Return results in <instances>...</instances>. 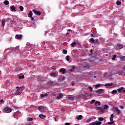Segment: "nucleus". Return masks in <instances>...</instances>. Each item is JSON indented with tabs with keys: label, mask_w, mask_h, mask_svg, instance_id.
I'll return each instance as SVG.
<instances>
[{
	"label": "nucleus",
	"mask_w": 125,
	"mask_h": 125,
	"mask_svg": "<svg viewBox=\"0 0 125 125\" xmlns=\"http://www.w3.org/2000/svg\"><path fill=\"white\" fill-rule=\"evenodd\" d=\"M16 88H19V89L21 90V92H23V90H24V89H25V86L23 85V86H21V87L17 86Z\"/></svg>",
	"instance_id": "nucleus-9"
},
{
	"label": "nucleus",
	"mask_w": 125,
	"mask_h": 125,
	"mask_svg": "<svg viewBox=\"0 0 125 125\" xmlns=\"http://www.w3.org/2000/svg\"><path fill=\"white\" fill-rule=\"evenodd\" d=\"M16 39L17 40H21L22 39V35H16L15 36Z\"/></svg>",
	"instance_id": "nucleus-10"
},
{
	"label": "nucleus",
	"mask_w": 125,
	"mask_h": 125,
	"mask_svg": "<svg viewBox=\"0 0 125 125\" xmlns=\"http://www.w3.org/2000/svg\"><path fill=\"white\" fill-rule=\"evenodd\" d=\"M14 118L15 119H18V116H17V115H15L14 116Z\"/></svg>",
	"instance_id": "nucleus-45"
},
{
	"label": "nucleus",
	"mask_w": 125,
	"mask_h": 125,
	"mask_svg": "<svg viewBox=\"0 0 125 125\" xmlns=\"http://www.w3.org/2000/svg\"><path fill=\"white\" fill-rule=\"evenodd\" d=\"M69 34H70L69 32H67L66 34V36H68V35H69Z\"/></svg>",
	"instance_id": "nucleus-52"
},
{
	"label": "nucleus",
	"mask_w": 125,
	"mask_h": 125,
	"mask_svg": "<svg viewBox=\"0 0 125 125\" xmlns=\"http://www.w3.org/2000/svg\"><path fill=\"white\" fill-rule=\"evenodd\" d=\"M19 79H24V75L22 76H19Z\"/></svg>",
	"instance_id": "nucleus-41"
},
{
	"label": "nucleus",
	"mask_w": 125,
	"mask_h": 125,
	"mask_svg": "<svg viewBox=\"0 0 125 125\" xmlns=\"http://www.w3.org/2000/svg\"><path fill=\"white\" fill-rule=\"evenodd\" d=\"M12 11H16V8L14 7V6H12L11 7Z\"/></svg>",
	"instance_id": "nucleus-22"
},
{
	"label": "nucleus",
	"mask_w": 125,
	"mask_h": 125,
	"mask_svg": "<svg viewBox=\"0 0 125 125\" xmlns=\"http://www.w3.org/2000/svg\"><path fill=\"white\" fill-rule=\"evenodd\" d=\"M94 102H95V100H92L91 101L90 103H91V104H93V103H94Z\"/></svg>",
	"instance_id": "nucleus-44"
},
{
	"label": "nucleus",
	"mask_w": 125,
	"mask_h": 125,
	"mask_svg": "<svg viewBox=\"0 0 125 125\" xmlns=\"http://www.w3.org/2000/svg\"><path fill=\"white\" fill-rule=\"evenodd\" d=\"M62 53H63V54H66L67 53V50H66V49H63V50H62Z\"/></svg>",
	"instance_id": "nucleus-36"
},
{
	"label": "nucleus",
	"mask_w": 125,
	"mask_h": 125,
	"mask_svg": "<svg viewBox=\"0 0 125 125\" xmlns=\"http://www.w3.org/2000/svg\"><path fill=\"white\" fill-rule=\"evenodd\" d=\"M65 79H66V77H65V76H63V77H62V80H63V81H64V80H65Z\"/></svg>",
	"instance_id": "nucleus-50"
},
{
	"label": "nucleus",
	"mask_w": 125,
	"mask_h": 125,
	"mask_svg": "<svg viewBox=\"0 0 125 125\" xmlns=\"http://www.w3.org/2000/svg\"><path fill=\"white\" fill-rule=\"evenodd\" d=\"M28 17H30V18L32 17V16H33V12L30 11L29 12V14L28 15Z\"/></svg>",
	"instance_id": "nucleus-17"
},
{
	"label": "nucleus",
	"mask_w": 125,
	"mask_h": 125,
	"mask_svg": "<svg viewBox=\"0 0 125 125\" xmlns=\"http://www.w3.org/2000/svg\"><path fill=\"white\" fill-rule=\"evenodd\" d=\"M108 108H109V105H108L107 104H104V109L107 110V109H108Z\"/></svg>",
	"instance_id": "nucleus-21"
},
{
	"label": "nucleus",
	"mask_w": 125,
	"mask_h": 125,
	"mask_svg": "<svg viewBox=\"0 0 125 125\" xmlns=\"http://www.w3.org/2000/svg\"><path fill=\"white\" fill-rule=\"evenodd\" d=\"M4 3L5 5H8V4H9V1H8V0H5L4 1Z\"/></svg>",
	"instance_id": "nucleus-25"
},
{
	"label": "nucleus",
	"mask_w": 125,
	"mask_h": 125,
	"mask_svg": "<svg viewBox=\"0 0 125 125\" xmlns=\"http://www.w3.org/2000/svg\"><path fill=\"white\" fill-rule=\"evenodd\" d=\"M90 52L91 53H92V49H91V50H90Z\"/></svg>",
	"instance_id": "nucleus-53"
},
{
	"label": "nucleus",
	"mask_w": 125,
	"mask_h": 125,
	"mask_svg": "<svg viewBox=\"0 0 125 125\" xmlns=\"http://www.w3.org/2000/svg\"><path fill=\"white\" fill-rule=\"evenodd\" d=\"M76 44H77V42H72V43L71 44V46L72 47H74V46H75Z\"/></svg>",
	"instance_id": "nucleus-28"
},
{
	"label": "nucleus",
	"mask_w": 125,
	"mask_h": 125,
	"mask_svg": "<svg viewBox=\"0 0 125 125\" xmlns=\"http://www.w3.org/2000/svg\"><path fill=\"white\" fill-rule=\"evenodd\" d=\"M117 58V55H114L113 56V57L112 58V60H115Z\"/></svg>",
	"instance_id": "nucleus-33"
},
{
	"label": "nucleus",
	"mask_w": 125,
	"mask_h": 125,
	"mask_svg": "<svg viewBox=\"0 0 125 125\" xmlns=\"http://www.w3.org/2000/svg\"><path fill=\"white\" fill-rule=\"evenodd\" d=\"M62 97H63V94H62L61 93V94H60L58 95V96L57 97V99L58 100H59V99H60V98H62Z\"/></svg>",
	"instance_id": "nucleus-13"
},
{
	"label": "nucleus",
	"mask_w": 125,
	"mask_h": 125,
	"mask_svg": "<svg viewBox=\"0 0 125 125\" xmlns=\"http://www.w3.org/2000/svg\"><path fill=\"white\" fill-rule=\"evenodd\" d=\"M54 120H55V122H57V120L56 119V118H54Z\"/></svg>",
	"instance_id": "nucleus-55"
},
{
	"label": "nucleus",
	"mask_w": 125,
	"mask_h": 125,
	"mask_svg": "<svg viewBox=\"0 0 125 125\" xmlns=\"http://www.w3.org/2000/svg\"><path fill=\"white\" fill-rule=\"evenodd\" d=\"M39 118H40L41 119H45V118H46V116L42 114H40L39 115Z\"/></svg>",
	"instance_id": "nucleus-15"
},
{
	"label": "nucleus",
	"mask_w": 125,
	"mask_h": 125,
	"mask_svg": "<svg viewBox=\"0 0 125 125\" xmlns=\"http://www.w3.org/2000/svg\"><path fill=\"white\" fill-rule=\"evenodd\" d=\"M114 84L113 83H107L105 84L104 86H112V85H113Z\"/></svg>",
	"instance_id": "nucleus-14"
},
{
	"label": "nucleus",
	"mask_w": 125,
	"mask_h": 125,
	"mask_svg": "<svg viewBox=\"0 0 125 125\" xmlns=\"http://www.w3.org/2000/svg\"><path fill=\"white\" fill-rule=\"evenodd\" d=\"M5 25V19H3L2 20V26L3 27H4Z\"/></svg>",
	"instance_id": "nucleus-16"
},
{
	"label": "nucleus",
	"mask_w": 125,
	"mask_h": 125,
	"mask_svg": "<svg viewBox=\"0 0 125 125\" xmlns=\"http://www.w3.org/2000/svg\"><path fill=\"white\" fill-rule=\"evenodd\" d=\"M75 66H73L72 68L70 70V72H74L75 71Z\"/></svg>",
	"instance_id": "nucleus-37"
},
{
	"label": "nucleus",
	"mask_w": 125,
	"mask_h": 125,
	"mask_svg": "<svg viewBox=\"0 0 125 125\" xmlns=\"http://www.w3.org/2000/svg\"><path fill=\"white\" fill-rule=\"evenodd\" d=\"M91 119H88V122H91Z\"/></svg>",
	"instance_id": "nucleus-58"
},
{
	"label": "nucleus",
	"mask_w": 125,
	"mask_h": 125,
	"mask_svg": "<svg viewBox=\"0 0 125 125\" xmlns=\"http://www.w3.org/2000/svg\"><path fill=\"white\" fill-rule=\"evenodd\" d=\"M123 69L125 71V65L123 67Z\"/></svg>",
	"instance_id": "nucleus-57"
},
{
	"label": "nucleus",
	"mask_w": 125,
	"mask_h": 125,
	"mask_svg": "<svg viewBox=\"0 0 125 125\" xmlns=\"http://www.w3.org/2000/svg\"><path fill=\"white\" fill-rule=\"evenodd\" d=\"M20 9L21 11H23V10H24V8L23 7V6H20Z\"/></svg>",
	"instance_id": "nucleus-38"
},
{
	"label": "nucleus",
	"mask_w": 125,
	"mask_h": 125,
	"mask_svg": "<svg viewBox=\"0 0 125 125\" xmlns=\"http://www.w3.org/2000/svg\"><path fill=\"white\" fill-rule=\"evenodd\" d=\"M67 99H68L69 100H75V99H76V96H68L67 97Z\"/></svg>",
	"instance_id": "nucleus-8"
},
{
	"label": "nucleus",
	"mask_w": 125,
	"mask_h": 125,
	"mask_svg": "<svg viewBox=\"0 0 125 125\" xmlns=\"http://www.w3.org/2000/svg\"><path fill=\"white\" fill-rule=\"evenodd\" d=\"M41 98H43V97H45L48 96V94H47V93H45L44 94H42L41 95Z\"/></svg>",
	"instance_id": "nucleus-19"
},
{
	"label": "nucleus",
	"mask_w": 125,
	"mask_h": 125,
	"mask_svg": "<svg viewBox=\"0 0 125 125\" xmlns=\"http://www.w3.org/2000/svg\"><path fill=\"white\" fill-rule=\"evenodd\" d=\"M104 77H108V73H105L104 75Z\"/></svg>",
	"instance_id": "nucleus-46"
},
{
	"label": "nucleus",
	"mask_w": 125,
	"mask_h": 125,
	"mask_svg": "<svg viewBox=\"0 0 125 125\" xmlns=\"http://www.w3.org/2000/svg\"><path fill=\"white\" fill-rule=\"evenodd\" d=\"M118 48L119 49H122V48H124V46L123 44H118Z\"/></svg>",
	"instance_id": "nucleus-23"
},
{
	"label": "nucleus",
	"mask_w": 125,
	"mask_h": 125,
	"mask_svg": "<svg viewBox=\"0 0 125 125\" xmlns=\"http://www.w3.org/2000/svg\"><path fill=\"white\" fill-rule=\"evenodd\" d=\"M121 108H122V109H124V106L122 105V106H121Z\"/></svg>",
	"instance_id": "nucleus-56"
},
{
	"label": "nucleus",
	"mask_w": 125,
	"mask_h": 125,
	"mask_svg": "<svg viewBox=\"0 0 125 125\" xmlns=\"http://www.w3.org/2000/svg\"><path fill=\"white\" fill-rule=\"evenodd\" d=\"M94 78H96V76H94Z\"/></svg>",
	"instance_id": "nucleus-63"
},
{
	"label": "nucleus",
	"mask_w": 125,
	"mask_h": 125,
	"mask_svg": "<svg viewBox=\"0 0 125 125\" xmlns=\"http://www.w3.org/2000/svg\"><path fill=\"white\" fill-rule=\"evenodd\" d=\"M91 37H94L93 34H92V35H91Z\"/></svg>",
	"instance_id": "nucleus-59"
},
{
	"label": "nucleus",
	"mask_w": 125,
	"mask_h": 125,
	"mask_svg": "<svg viewBox=\"0 0 125 125\" xmlns=\"http://www.w3.org/2000/svg\"><path fill=\"white\" fill-rule=\"evenodd\" d=\"M95 43H100V41L98 39H96L95 40Z\"/></svg>",
	"instance_id": "nucleus-31"
},
{
	"label": "nucleus",
	"mask_w": 125,
	"mask_h": 125,
	"mask_svg": "<svg viewBox=\"0 0 125 125\" xmlns=\"http://www.w3.org/2000/svg\"><path fill=\"white\" fill-rule=\"evenodd\" d=\"M4 110L7 114H8V113H10V112H12V109H11V108H7L6 107L4 108Z\"/></svg>",
	"instance_id": "nucleus-7"
},
{
	"label": "nucleus",
	"mask_w": 125,
	"mask_h": 125,
	"mask_svg": "<svg viewBox=\"0 0 125 125\" xmlns=\"http://www.w3.org/2000/svg\"><path fill=\"white\" fill-rule=\"evenodd\" d=\"M3 102V100H1L0 101V103H1V104H2V103Z\"/></svg>",
	"instance_id": "nucleus-48"
},
{
	"label": "nucleus",
	"mask_w": 125,
	"mask_h": 125,
	"mask_svg": "<svg viewBox=\"0 0 125 125\" xmlns=\"http://www.w3.org/2000/svg\"><path fill=\"white\" fill-rule=\"evenodd\" d=\"M123 92H125V90H124L123 91Z\"/></svg>",
	"instance_id": "nucleus-62"
},
{
	"label": "nucleus",
	"mask_w": 125,
	"mask_h": 125,
	"mask_svg": "<svg viewBox=\"0 0 125 125\" xmlns=\"http://www.w3.org/2000/svg\"><path fill=\"white\" fill-rule=\"evenodd\" d=\"M32 11L33 13L36 15H41V14H42V12H41V11H37L35 9L32 10Z\"/></svg>",
	"instance_id": "nucleus-4"
},
{
	"label": "nucleus",
	"mask_w": 125,
	"mask_h": 125,
	"mask_svg": "<svg viewBox=\"0 0 125 125\" xmlns=\"http://www.w3.org/2000/svg\"><path fill=\"white\" fill-rule=\"evenodd\" d=\"M52 70H56V68H55V66H52Z\"/></svg>",
	"instance_id": "nucleus-47"
},
{
	"label": "nucleus",
	"mask_w": 125,
	"mask_h": 125,
	"mask_svg": "<svg viewBox=\"0 0 125 125\" xmlns=\"http://www.w3.org/2000/svg\"><path fill=\"white\" fill-rule=\"evenodd\" d=\"M0 74H1V71H0Z\"/></svg>",
	"instance_id": "nucleus-61"
},
{
	"label": "nucleus",
	"mask_w": 125,
	"mask_h": 125,
	"mask_svg": "<svg viewBox=\"0 0 125 125\" xmlns=\"http://www.w3.org/2000/svg\"><path fill=\"white\" fill-rule=\"evenodd\" d=\"M22 91H21L19 88L17 90L16 93H15V95H20L22 93Z\"/></svg>",
	"instance_id": "nucleus-5"
},
{
	"label": "nucleus",
	"mask_w": 125,
	"mask_h": 125,
	"mask_svg": "<svg viewBox=\"0 0 125 125\" xmlns=\"http://www.w3.org/2000/svg\"><path fill=\"white\" fill-rule=\"evenodd\" d=\"M32 121H33V118H28L29 122H32Z\"/></svg>",
	"instance_id": "nucleus-43"
},
{
	"label": "nucleus",
	"mask_w": 125,
	"mask_h": 125,
	"mask_svg": "<svg viewBox=\"0 0 125 125\" xmlns=\"http://www.w3.org/2000/svg\"><path fill=\"white\" fill-rule=\"evenodd\" d=\"M123 89H124V87H121L120 88L118 89L117 91H118V92H121V91H122Z\"/></svg>",
	"instance_id": "nucleus-29"
},
{
	"label": "nucleus",
	"mask_w": 125,
	"mask_h": 125,
	"mask_svg": "<svg viewBox=\"0 0 125 125\" xmlns=\"http://www.w3.org/2000/svg\"><path fill=\"white\" fill-rule=\"evenodd\" d=\"M60 72L61 73H62V74L64 75V74H65V72H66V69L65 68H61L60 69Z\"/></svg>",
	"instance_id": "nucleus-12"
},
{
	"label": "nucleus",
	"mask_w": 125,
	"mask_h": 125,
	"mask_svg": "<svg viewBox=\"0 0 125 125\" xmlns=\"http://www.w3.org/2000/svg\"><path fill=\"white\" fill-rule=\"evenodd\" d=\"M117 90H113L111 92V93H112V94H116V93H117Z\"/></svg>",
	"instance_id": "nucleus-32"
},
{
	"label": "nucleus",
	"mask_w": 125,
	"mask_h": 125,
	"mask_svg": "<svg viewBox=\"0 0 125 125\" xmlns=\"http://www.w3.org/2000/svg\"><path fill=\"white\" fill-rule=\"evenodd\" d=\"M68 31H71V29H69Z\"/></svg>",
	"instance_id": "nucleus-60"
},
{
	"label": "nucleus",
	"mask_w": 125,
	"mask_h": 125,
	"mask_svg": "<svg viewBox=\"0 0 125 125\" xmlns=\"http://www.w3.org/2000/svg\"><path fill=\"white\" fill-rule=\"evenodd\" d=\"M104 93V89H99L96 91V93H97V94H99V95H100L101 94H102V93Z\"/></svg>",
	"instance_id": "nucleus-3"
},
{
	"label": "nucleus",
	"mask_w": 125,
	"mask_h": 125,
	"mask_svg": "<svg viewBox=\"0 0 125 125\" xmlns=\"http://www.w3.org/2000/svg\"><path fill=\"white\" fill-rule=\"evenodd\" d=\"M30 18H31L32 21H33L34 20V18L33 17H31Z\"/></svg>",
	"instance_id": "nucleus-51"
},
{
	"label": "nucleus",
	"mask_w": 125,
	"mask_h": 125,
	"mask_svg": "<svg viewBox=\"0 0 125 125\" xmlns=\"http://www.w3.org/2000/svg\"><path fill=\"white\" fill-rule=\"evenodd\" d=\"M116 4H117V5H121V4H122V2L120 1H117L116 2Z\"/></svg>",
	"instance_id": "nucleus-35"
},
{
	"label": "nucleus",
	"mask_w": 125,
	"mask_h": 125,
	"mask_svg": "<svg viewBox=\"0 0 125 125\" xmlns=\"http://www.w3.org/2000/svg\"><path fill=\"white\" fill-rule=\"evenodd\" d=\"M50 76L51 77H54V78H56V77L58 76V74L54 73V72H51L50 73Z\"/></svg>",
	"instance_id": "nucleus-6"
},
{
	"label": "nucleus",
	"mask_w": 125,
	"mask_h": 125,
	"mask_svg": "<svg viewBox=\"0 0 125 125\" xmlns=\"http://www.w3.org/2000/svg\"><path fill=\"white\" fill-rule=\"evenodd\" d=\"M38 110H39V111H40V112L44 113V112H45V111H46V110H47V109L46 108V107L45 106L41 105L38 107Z\"/></svg>",
	"instance_id": "nucleus-1"
},
{
	"label": "nucleus",
	"mask_w": 125,
	"mask_h": 125,
	"mask_svg": "<svg viewBox=\"0 0 125 125\" xmlns=\"http://www.w3.org/2000/svg\"><path fill=\"white\" fill-rule=\"evenodd\" d=\"M100 104H101V103H100V102L97 101L95 102V106H98V105H100Z\"/></svg>",
	"instance_id": "nucleus-26"
},
{
	"label": "nucleus",
	"mask_w": 125,
	"mask_h": 125,
	"mask_svg": "<svg viewBox=\"0 0 125 125\" xmlns=\"http://www.w3.org/2000/svg\"><path fill=\"white\" fill-rule=\"evenodd\" d=\"M90 42L91 43H93L95 42V40H94L93 38H91L90 39Z\"/></svg>",
	"instance_id": "nucleus-27"
},
{
	"label": "nucleus",
	"mask_w": 125,
	"mask_h": 125,
	"mask_svg": "<svg viewBox=\"0 0 125 125\" xmlns=\"http://www.w3.org/2000/svg\"><path fill=\"white\" fill-rule=\"evenodd\" d=\"M115 123L114 121H110L108 123L107 125H113Z\"/></svg>",
	"instance_id": "nucleus-39"
},
{
	"label": "nucleus",
	"mask_w": 125,
	"mask_h": 125,
	"mask_svg": "<svg viewBox=\"0 0 125 125\" xmlns=\"http://www.w3.org/2000/svg\"><path fill=\"white\" fill-rule=\"evenodd\" d=\"M96 88H98V87H100V84H98L95 85Z\"/></svg>",
	"instance_id": "nucleus-42"
},
{
	"label": "nucleus",
	"mask_w": 125,
	"mask_h": 125,
	"mask_svg": "<svg viewBox=\"0 0 125 125\" xmlns=\"http://www.w3.org/2000/svg\"><path fill=\"white\" fill-rule=\"evenodd\" d=\"M72 86H74V85H75V83H72Z\"/></svg>",
	"instance_id": "nucleus-54"
},
{
	"label": "nucleus",
	"mask_w": 125,
	"mask_h": 125,
	"mask_svg": "<svg viewBox=\"0 0 125 125\" xmlns=\"http://www.w3.org/2000/svg\"><path fill=\"white\" fill-rule=\"evenodd\" d=\"M66 59L67 61H70V57L69 56H67L66 57Z\"/></svg>",
	"instance_id": "nucleus-40"
},
{
	"label": "nucleus",
	"mask_w": 125,
	"mask_h": 125,
	"mask_svg": "<svg viewBox=\"0 0 125 125\" xmlns=\"http://www.w3.org/2000/svg\"><path fill=\"white\" fill-rule=\"evenodd\" d=\"M98 121H100V122H102V121H104V118L102 117H100L98 119Z\"/></svg>",
	"instance_id": "nucleus-34"
},
{
	"label": "nucleus",
	"mask_w": 125,
	"mask_h": 125,
	"mask_svg": "<svg viewBox=\"0 0 125 125\" xmlns=\"http://www.w3.org/2000/svg\"><path fill=\"white\" fill-rule=\"evenodd\" d=\"M65 125H70V123H66L65 124Z\"/></svg>",
	"instance_id": "nucleus-49"
},
{
	"label": "nucleus",
	"mask_w": 125,
	"mask_h": 125,
	"mask_svg": "<svg viewBox=\"0 0 125 125\" xmlns=\"http://www.w3.org/2000/svg\"><path fill=\"white\" fill-rule=\"evenodd\" d=\"M77 120H82L83 119V115H79L77 117Z\"/></svg>",
	"instance_id": "nucleus-24"
},
{
	"label": "nucleus",
	"mask_w": 125,
	"mask_h": 125,
	"mask_svg": "<svg viewBox=\"0 0 125 125\" xmlns=\"http://www.w3.org/2000/svg\"><path fill=\"white\" fill-rule=\"evenodd\" d=\"M113 111H114L115 112H116L117 114L118 115L121 114V111L120 110V109H119V108H118V107H114L113 108Z\"/></svg>",
	"instance_id": "nucleus-2"
},
{
	"label": "nucleus",
	"mask_w": 125,
	"mask_h": 125,
	"mask_svg": "<svg viewBox=\"0 0 125 125\" xmlns=\"http://www.w3.org/2000/svg\"><path fill=\"white\" fill-rule=\"evenodd\" d=\"M113 119H114V114H112L110 115V122L113 121Z\"/></svg>",
	"instance_id": "nucleus-20"
},
{
	"label": "nucleus",
	"mask_w": 125,
	"mask_h": 125,
	"mask_svg": "<svg viewBox=\"0 0 125 125\" xmlns=\"http://www.w3.org/2000/svg\"><path fill=\"white\" fill-rule=\"evenodd\" d=\"M88 88L90 90V92H92V90H93V88L91 86H88Z\"/></svg>",
	"instance_id": "nucleus-30"
},
{
	"label": "nucleus",
	"mask_w": 125,
	"mask_h": 125,
	"mask_svg": "<svg viewBox=\"0 0 125 125\" xmlns=\"http://www.w3.org/2000/svg\"><path fill=\"white\" fill-rule=\"evenodd\" d=\"M120 60L122 62H125V56H123V57H120Z\"/></svg>",
	"instance_id": "nucleus-18"
},
{
	"label": "nucleus",
	"mask_w": 125,
	"mask_h": 125,
	"mask_svg": "<svg viewBox=\"0 0 125 125\" xmlns=\"http://www.w3.org/2000/svg\"><path fill=\"white\" fill-rule=\"evenodd\" d=\"M99 110H100L101 114H103L105 113V110L104 109V108H103L102 107H99Z\"/></svg>",
	"instance_id": "nucleus-11"
}]
</instances>
